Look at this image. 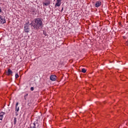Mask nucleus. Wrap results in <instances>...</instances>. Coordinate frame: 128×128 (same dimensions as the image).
I'll list each match as a JSON object with an SVG mask.
<instances>
[{
	"label": "nucleus",
	"mask_w": 128,
	"mask_h": 128,
	"mask_svg": "<svg viewBox=\"0 0 128 128\" xmlns=\"http://www.w3.org/2000/svg\"><path fill=\"white\" fill-rule=\"evenodd\" d=\"M28 96V94H26L24 96H25V98H26V96Z\"/></svg>",
	"instance_id": "dca6fc26"
},
{
	"label": "nucleus",
	"mask_w": 128,
	"mask_h": 128,
	"mask_svg": "<svg viewBox=\"0 0 128 128\" xmlns=\"http://www.w3.org/2000/svg\"><path fill=\"white\" fill-rule=\"evenodd\" d=\"M18 102L16 104V112H18L20 110V108L18 107Z\"/></svg>",
	"instance_id": "9b49d317"
},
{
	"label": "nucleus",
	"mask_w": 128,
	"mask_h": 128,
	"mask_svg": "<svg viewBox=\"0 0 128 128\" xmlns=\"http://www.w3.org/2000/svg\"><path fill=\"white\" fill-rule=\"evenodd\" d=\"M34 90V87L30 88V90L32 91V90Z\"/></svg>",
	"instance_id": "2eb2a0df"
},
{
	"label": "nucleus",
	"mask_w": 128,
	"mask_h": 128,
	"mask_svg": "<svg viewBox=\"0 0 128 128\" xmlns=\"http://www.w3.org/2000/svg\"><path fill=\"white\" fill-rule=\"evenodd\" d=\"M50 0H46L43 2L44 6H50Z\"/></svg>",
	"instance_id": "7ed1b4c3"
},
{
	"label": "nucleus",
	"mask_w": 128,
	"mask_h": 128,
	"mask_svg": "<svg viewBox=\"0 0 128 128\" xmlns=\"http://www.w3.org/2000/svg\"><path fill=\"white\" fill-rule=\"evenodd\" d=\"M62 10H64V8H62V9L61 10V12H62Z\"/></svg>",
	"instance_id": "6ab92c4d"
},
{
	"label": "nucleus",
	"mask_w": 128,
	"mask_h": 128,
	"mask_svg": "<svg viewBox=\"0 0 128 128\" xmlns=\"http://www.w3.org/2000/svg\"><path fill=\"white\" fill-rule=\"evenodd\" d=\"M50 80L52 82H54L56 80V75H51L50 76Z\"/></svg>",
	"instance_id": "423d86ee"
},
{
	"label": "nucleus",
	"mask_w": 128,
	"mask_h": 128,
	"mask_svg": "<svg viewBox=\"0 0 128 128\" xmlns=\"http://www.w3.org/2000/svg\"><path fill=\"white\" fill-rule=\"evenodd\" d=\"M102 6V2L100 1H97L95 4V8H100Z\"/></svg>",
	"instance_id": "20e7f679"
},
{
	"label": "nucleus",
	"mask_w": 128,
	"mask_h": 128,
	"mask_svg": "<svg viewBox=\"0 0 128 128\" xmlns=\"http://www.w3.org/2000/svg\"><path fill=\"white\" fill-rule=\"evenodd\" d=\"M24 98L25 100H26V97H25V96H24Z\"/></svg>",
	"instance_id": "f3484780"
},
{
	"label": "nucleus",
	"mask_w": 128,
	"mask_h": 128,
	"mask_svg": "<svg viewBox=\"0 0 128 128\" xmlns=\"http://www.w3.org/2000/svg\"><path fill=\"white\" fill-rule=\"evenodd\" d=\"M82 72H84V74H85V72H86V70L85 68H82Z\"/></svg>",
	"instance_id": "ddd939ff"
},
{
	"label": "nucleus",
	"mask_w": 128,
	"mask_h": 128,
	"mask_svg": "<svg viewBox=\"0 0 128 128\" xmlns=\"http://www.w3.org/2000/svg\"><path fill=\"white\" fill-rule=\"evenodd\" d=\"M19 76H18V74H16V75H15L16 78H18Z\"/></svg>",
	"instance_id": "4468645a"
},
{
	"label": "nucleus",
	"mask_w": 128,
	"mask_h": 128,
	"mask_svg": "<svg viewBox=\"0 0 128 128\" xmlns=\"http://www.w3.org/2000/svg\"><path fill=\"white\" fill-rule=\"evenodd\" d=\"M14 124H16V118H14Z\"/></svg>",
	"instance_id": "f8f14e48"
},
{
	"label": "nucleus",
	"mask_w": 128,
	"mask_h": 128,
	"mask_svg": "<svg viewBox=\"0 0 128 128\" xmlns=\"http://www.w3.org/2000/svg\"><path fill=\"white\" fill-rule=\"evenodd\" d=\"M2 12V8L0 7V13L1 12Z\"/></svg>",
	"instance_id": "aec40b11"
},
{
	"label": "nucleus",
	"mask_w": 128,
	"mask_h": 128,
	"mask_svg": "<svg viewBox=\"0 0 128 128\" xmlns=\"http://www.w3.org/2000/svg\"><path fill=\"white\" fill-rule=\"evenodd\" d=\"M60 4H62V0H56L55 6H60Z\"/></svg>",
	"instance_id": "39448f33"
},
{
	"label": "nucleus",
	"mask_w": 128,
	"mask_h": 128,
	"mask_svg": "<svg viewBox=\"0 0 128 128\" xmlns=\"http://www.w3.org/2000/svg\"><path fill=\"white\" fill-rule=\"evenodd\" d=\"M4 112L0 113V120H2V118H4Z\"/></svg>",
	"instance_id": "9d476101"
},
{
	"label": "nucleus",
	"mask_w": 128,
	"mask_h": 128,
	"mask_svg": "<svg viewBox=\"0 0 128 128\" xmlns=\"http://www.w3.org/2000/svg\"><path fill=\"white\" fill-rule=\"evenodd\" d=\"M15 116H18V112H16V113H15Z\"/></svg>",
	"instance_id": "a211bd4d"
},
{
	"label": "nucleus",
	"mask_w": 128,
	"mask_h": 128,
	"mask_svg": "<svg viewBox=\"0 0 128 128\" xmlns=\"http://www.w3.org/2000/svg\"><path fill=\"white\" fill-rule=\"evenodd\" d=\"M30 26H31L32 28L38 30L42 28L44 24H42V20L40 18H37L32 21V22L30 24Z\"/></svg>",
	"instance_id": "f257e3e1"
},
{
	"label": "nucleus",
	"mask_w": 128,
	"mask_h": 128,
	"mask_svg": "<svg viewBox=\"0 0 128 128\" xmlns=\"http://www.w3.org/2000/svg\"><path fill=\"white\" fill-rule=\"evenodd\" d=\"M0 23L4 24H6V20L2 18V16H0Z\"/></svg>",
	"instance_id": "6e6552de"
},
{
	"label": "nucleus",
	"mask_w": 128,
	"mask_h": 128,
	"mask_svg": "<svg viewBox=\"0 0 128 128\" xmlns=\"http://www.w3.org/2000/svg\"><path fill=\"white\" fill-rule=\"evenodd\" d=\"M36 10L34 8H32L30 10V12H32V14H34V16H36Z\"/></svg>",
	"instance_id": "0eeeda50"
},
{
	"label": "nucleus",
	"mask_w": 128,
	"mask_h": 128,
	"mask_svg": "<svg viewBox=\"0 0 128 128\" xmlns=\"http://www.w3.org/2000/svg\"><path fill=\"white\" fill-rule=\"evenodd\" d=\"M10 74H12V71L10 70V68H8V70L7 76H10Z\"/></svg>",
	"instance_id": "1a4fd4ad"
},
{
	"label": "nucleus",
	"mask_w": 128,
	"mask_h": 128,
	"mask_svg": "<svg viewBox=\"0 0 128 128\" xmlns=\"http://www.w3.org/2000/svg\"><path fill=\"white\" fill-rule=\"evenodd\" d=\"M126 36H123V38L126 39Z\"/></svg>",
	"instance_id": "412c9836"
},
{
	"label": "nucleus",
	"mask_w": 128,
	"mask_h": 128,
	"mask_svg": "<svg viewBox=\"0 0 128 128\" xmlns=\"http://www.w3.org/2000/svg\"><path fill=\"white\" fill-rule=\"evenodd\" d=\"M24 30L25 32H30V28H28V23L24 24Z\"/></svg>",
	"instance_id": "f03ea898"
},
{
	"label": "nucleus",
	"mask_w": 128,
	"mask_h": 128,
	"mask_svg": "<svg viewBox=\"0 0 128 128\" xmlns=\"http://www.w3.org/2000/svg\"><path fill=\"white\" fill-rule=\"evenodd\" d=\"M38 118H40V116H38Z\"/></svg>",
	"instance_id": "5701e85b"
},
{
	"label": "nucleus",
	"mask_w": 128,
	"mask_h": 128,
	"mask_svg": "<svg viewBox=\"0 0 128 128\" xmlns=\"http://www.w3.org/2000/svg\"><path fill=\"white\" fill-rule=\"evenodd\" d=\"M39 116H42V113H40Z\"/></svg>",
	"instance_id": "4be33fe9"
}]
</instances>
